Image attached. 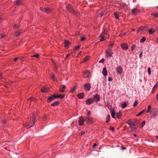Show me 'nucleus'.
I'll return each mask as SVG.
<instances>
[{"instance_id":"24","label":"nucleus","mask_w":158,"mask_h":158,"mask_svg":"<svg viewBox=\"0 0 158 158\" xmlns=\"http://www.w3.org/2000/svg\"><path fill=\"white\" fill-rule=\"evenodd\" d=\"M64 46L65 47H68L69 46V44H70V42L67 40H65L64 41Z\"/></svg>"},{"instance_id":"58","label":"nucleus","mask_w":158,"mask_h":158,"mask_svg":"<svg viewBox=\"0 0 158 158\" xmlns=\"http://www.w3.org/2000/svg\"><path fill=\"white\" fill-rule=\"evenodd\" d=\"M19 57H16L14 59V61H16V60L17 59H19Z\"/></svg>"},{"instance_id":"62","label":"nucleus","mask_w":158,"mask_h":158,"mask_svg":"<svg viewBox=\"0 0 158 158\" xmlns=\"http://www.w3.org/2000/svg\"><path fill=\"white\" fill-rule=\"evenodd\" d=\"M13 27L14 28H16V27H17V26H16V24H14V25H13Z\"/></svg>"},{"instance_id":"6","label":"nucleus","mask_w":158,"mask_h":158,"mask_svg":"<svg viewBox=\"0 0 158 158\" xmlns=\"http://www.w3.org/2000/svg\"><path fill=\"white\" fill-rule=\"evenodd\" d=\"M57 98L56 96V95H53L49 97L48 98V103L50 102L51 101L53 100L55 98Z\"/></svg>"},{"instance_id":"37","label":"nucleus","mask_w":158,"mask_h":158,"mask_svg":"<svg viewBox=\"0 0 158 158\" xmlns=\"http://www.w3.org/2000/svg\"><path fill=\"white\" fill-rule=\"evenodd\" d=\"M151 109V106H148V110L146 111L147 113L150 112V110Z\"/></svg>"},{"instance_id":"2","label":"nucleus","mask_w":158,"mask_h":158,"mask_svg":"<svg viewBox=\"0 0 158 158\" xmlns=\"http://www.w3.org/2000/svg\"><path fill=\"white\" fill-rule=\"evenodd\" d=\"M113 54V52H112V50L110 48L107 49L106 51V56L107 58L110 57Z\"/></svg>"},{"instance_id":"47","label":"nucleus","mask_w":158,"mask_h":158,"mask_svg":"<svg viewBox=\"0 0 158 158\" xmlns=\"http://www.w3.org/2000/svg\"><path fill=\"white\" fill-rule=\"evenodd\" d=\"M102 33H103V35H105V34H107V31L106 30L104 31Z\"/></svg>"},{"instance_id":"22","label":"nucleus","mask_w":158,"mask_h":158,"mask_svg":"<svg viewBox=\"0 0 158 158\" xmlns=\"http://www.w3.org/2000/svg\"><path fill=\"white\" fill-rule=\"evenodd\" d=\"M84 96L83 93H81L77 95V97L79 99H82Z\"/></svg>"},{"instance_id":"20","label":"nucleus","mask_w":158,"mask_h":158,"mask_svg":"<svg viewBox=\"0 0 158 158\" xmlns=\"http://www.w3.org/2000/svg\"><path fill=\"white\" fill-rule=\"evenodd\" d=\"M139 11V10L137 8H134L132 10V12L133 14H136Z\"/></svg>"},{"instance_id":"49","label":"nucleus","mask_w":158,"mask_h":158,"mask_svg":"<svg viewBox=\"0 0 158 158\" xmlns=\"http://www.w3.org/2000/svg\"><path fill=\"white\" fill-rule=\"evenodd\" d=\"M108 81H112V79L110 77H109L108 78Z\"/></svg>"},{"instance_id":"11","label":"nucleus","mask_w":158,"mask_h":158,"mask_svg":"<svg viewBox=\"0 0 158 158\" xmlns=\"http://www.w3.org/2000/svg\"><path fill=\"white\" fill-rule=\"evenodd\" d=\"M84 89L86 91H89L91 87L90 85L89 84H87L84 85Z\"/></svg>"},{"instance_id":"57","label":"nucleus","mask_w":158,"mask_h":158,"mask_svg":"<svg viewBox=\"0 0 158 158\" xmlns=\"http://www.w3.org/2000/svg\"><path fill=\"white\" fill-rule=\"evenodd\" d=\"M87 114L89 116L91 115V112L90 111H88L87 112Z\"/></svg>"},{"instance_id":"36","label":"nucleus","mask_w":158,"mask_h":158,"mask_svg":"<svg viewBox=\"0 0 158 158\" xmlns=\"http://www.w3.org/2000/svg\"><path fill=\"white\" fill-rule=\"evenodd\" d=\"M145 111V110H143L141 111L138 114L136 115L137 116H139L141 115L142 114L144 111Z\"/></svg>"},{"instance_id":"39","label":"nucleus","mask_w":158,"mask_h":158,"mask_svg":"<svg viewBox=\"0 0 158 158\" xmlns=\"http://www.w3.org/2000/svg\"><path fill=\"white\" fill-rule=\"evenodd\" d=\"M146 122L145 121H143L141 123V127H143V126L145 124Z\"/></svg>"},{"instance_id":"12","label":"nucleus","mask_w":158,"mask_h":158,"mask_svg":"<svg viewBox=\"0 0 158 158\" xmlns=\"http://www.w3.org/2000/svg\"><path fill=\"white\" fill-rule=\"evenodd\" d=\"M84 121L85 120L82 117H81L78 120L79 124L80 126L82 125L83 124Z\"/></svg>"},{"instance_id":"53","label":"nucleus","mask_w":158,"mask_h":158,"mask_svg":"<svg viewBox=\"0 0 158 158\" xmlns=\"http://www.w3.org/2000/svg\"><path fill=\"white\" fill-rule=\"evenodd\" d=\"M104 61V59L103 58L102 59L100 60L99 61V62H103Z\"/></svg>"},{"instance_id":"21","label":"nucleus","mask_w":158,"mask_h":158,"mask_svg":"<svg viewBox=\"0 0 158 158\" xmlns=\"http://www.w3.org/2000/svg\"><path fill=\"white\" fill-rule=\"evenodd\" d=\"M120 107L122 108H124L126 107L127 106V104L126 102H122L120 104Z\"/></svg>"},{"instance_id":"38","label":"nucleus","mask_w":158,"mask_h":158,"mask_svg":"<svg viewBox=\"0 0 158 158\" xmlns=\"http://www.w3.org/2000/svg\"><path fill=\"white\" fill-rule=\"evenodd\" d=\"M76 89V87H74V88H72L71 90L70 91V92L72 93H73L74 92V91L75 89Z\"/></svg>"},{"instance_id":"18","label":"nucleus","mask_w":158,"mask_h":158,"mask_svg":"<svg viewBox=\"0 0 158 158\" xmlns=\"http://www.w3.org/2000/svg\"><path fill=\"white\" fill-rule=\"evenodd\" d=\"M129 124L130 127L132 129L131 131H134L135 130V124L132 123H130Z\"/></svg>"},{"instance_id":"61","label":"nucleus","mask_w":158,"mask_h":158,"mask_svg":"<svg viewBox=\"0 0 158 158\" xmlns=\"http://www.w3.org/2000/svg\"><path fill=\"white\" fill-rule=\"evenodd\" d=\"M96 146H97V144L96 143H94L93 145V147L94 148L95 147H96Z\"/></svg>"},{"instance_id":"59","label":"nucleus","mask_w":158,"mask_h":158,"mask_svg":"<svg viewBox=\"0 0 158 158\" xmlns=\"http://www.w3.org/2000/svg\"><path fill=\"white\" fill-rule=\"evenodd\" d=\"M156 99L157 101H158V93H157L156 96Z\"/></svg>"},{"instance_id":"25","label":"nucleus","mask_w":158,"mask_h":158,"mask_svg":"<svg viewBox=\"0 0 158 158\" xmlns=\"http://www.w3.org/2000/svg\"><path fill=\"white\" fill-rule=\"evenodd\" d=\"M21 2L20 0H17L15 1L14 2V4L15 5H20L21 4Z\"/></svg>"},{"instance_id":"63","label":"nucleus","mask_w":158,"mask_h":158,"mask_svg":"<svg viewBox=\"0 0 158 158\" xmlns=\"http://www.w3.org/2000/svg\"><path fill=\"white\" fill-rule=\"evenodd\" d=\"M122 149L123 150H125V149H126V147H122Z\"/></svg>"},{"instance_id":"56","label":"nucleus","mask_w":158,"mask_h":158,"mask_svg":"<svg viewBox=\"0 0 158 158\" xmlns=\"http://www.w3.org/2000/svg\"><path fill=\"white\" fill-rule=\"evenodd\" d=\"M110 130H112L113 131H114V128L113 127H110Z\"/></svg>"},{"instance_id":"45","label":"nucleus","mask_w":158,"mask_h":158,"mask_svg":"<svg viewBox=\"0 0 158 158\" xmlns=\"http://www.w3.org/2000/svg\"><path fill=\"white\" fill-rule=\"evenodd\" d=\"M126 33H125V32H124L123 33V34H119V36L120 37H122L124 35H125Z\"/></svg>"},{"instance_id":"28","label":"nucleus","mask_w":158,"mask_h":158,"mask_svg":"<svg viewBox=\"0 0 158 158\" xmlns=\"http://www.w3.org/2000/svg\"><path fill=\"white\" fill-rule=\"evenodd\" d=\"M59 102L58 101H56L51 104V106H57L59 104Z\"/></svg>"},{"instance_id":"1","label":"nucleus","mask_w":158,"mask_h":158,"mask_svg":"<svg viewBox=\"0 0 158 158\" xmlns=\"http://www.w3.org/2000/svg\"><path fill=\"white\" fill-rule=\"evenodd\" d=\"M35 115L33 114L32 118L31 119V122H28L25 124V126L27 128H30L34 125L35 123Z\"/></svg>"},{"instance_id":"60","label":"nucleus","mask_w":158,"mask_h":158,"mask_svg":"<svg viewBox=\"0 0 158 158\" xmlns=\"http://www.w3.org/2000/svg\"><path fill=\"white\" fill-rule=\"evenodd\" d=\"M142 52H140V53L139 55V57L140 58H141V56H142Z\"/></svg>"},{"instance_id":"44","label":"nucleus","mask_w":158,"mask_h":158,"mask_svg":"<svg viewBox=\"0 0 158 158\" xmlns=\"http://www.w3.org/2000/svg\"><path fill=\"white\" fill-rule=\"evenodd\" d=\"M52 79L54 81H56V79L55 78V77H54V76L53 74H52Z\"/></svg>"},{"instance_id":"19","label":"nucleus","mask_w":158,"mask_h":158,"mask_svg":"<svg viewBox=\"0 0 158 158\" xmlns=\"http://www.w3.org/2000/svg\"><path fill=\"white\" fill-rule=\"evenodd\" d=\"M49 88H46L45 87H43L41 89V91L43 93L47 92L49 91Z\"/></svg>"},{"instance_id":"40","label":"nucleus","mask_w":158,"mask_h":158,"mask_svg":"<svg viewBox=\"0 0 158 158\" xmlns=\"http://www.w3.org/2000/svg\"><path fill=\"white\" fill-rule=\"evenodd\" d=\"M148 73L149 75L151 74V69L150 68H148Z\"/></svg>"},{"instance_id":"4","label":"nucleus","mask_w":158,"mask_h":158,"mask_svg":"<svg viewBox=\"0 0 158 158\" xmlns=\"http://www.w3.org/2000/svg\"><path fill=\"white\" fill-rule=\"evenodd\" d=\"M90 73L89 71L88 70H86L84 72L83 74V76L84 78H86L89 77Z\"/></svg>"},{"instance_id":"31","label":"nucleus","mask_w":158,"mask_h":158,"mask_svg":"<svg viewBox=\"0 0 158 158\" xmlns=\"http://www.w3.org/2000/svg\"><path fill=\"white\" fill-rule=\"evenodd\" d=\"M65 96V95H62L61 94H59L58 96H56L57 98H59L61 99H62Z\"/></svg>"},{"instance_id":"17","label":"nucleus","mask_w":158,"mask_h":158,"mask_svg":"<svg viewBox=\"0 0 158 158\" xmlns=\"http://www.w3.org/2000/svg\"><path fill=\"white\" fill-rule=\"evenodd\" d=\"M102 73L104 76H107V72L106 67L103 68L102 71Z\"/></svg>"},{"instance_id":"23","label":"nucleus","mask_w":158,"mask_h":158,"mask_svg":"<svg viewBox=\"0 0 158 158\" xmlns=\"http://www.w3.org/2000/svg\"><path fill=\"white\" fill-rule=\"evenodd\" d=\"M148 33L150 34H152L155 32V30H154V28H151L148 30Z\"/></svg>"},{"instance_id":"51","label":"nucleus","mask_w":158,"mask_h":158,"mask_svg":"<svg viewBox=\"0 0 158 158\" xmlns=\"http://www.w3.org/2000/svg\"><path fill=\"white\" fill-rule=\"evenodd\" d=\"M80 46H80V45H79V46H77V47H76L75 48V50H78V49L80 48Z\"/></svg>"},{"instance_id":"14","label":"nucleus","mask_w":158,"mask_h":158,"mask_svg":"<svg viewBox=\"0 0 158 158\" xmlns=\"http://www.w3.org/2000/svg\"><path fill=\"white\" fill-rule=\"evenodd\" d=\"M100 37L101 38L100 40V42H102L105 40L106 38V37H105V35H103V33H101L100 34Z\"/></svg>"},{"instance_id":"46","label":"nucleus","mask_w":158,"mask_h":158,"mask_svg":"<svg viewBox=\"0 0 158 158\" xmlns=\"http://www.w3.org/2000/svg\"><path fill=\"white\" fill-rule=\"evenodd\" d=\"M145 28V27H143V26H142L141 27H140L139 28V29L138 30H143L144 28Z\"/></svg>"},{"instance_id":"64","label":"nucleus","mask_w":158,"mask_h":158,"mask_svg":"<svg viewBox=\"0 0 158 158\" xmlns=\"http://www.w3.org/2000/svg\"><path fill=\"white\" fill-rule=\"evenodd\" d=\"M70 55L69 54H68L66 56V58H65V59H66L67 58H68V57H69V56Z\"/></svg>"},{"instance_id":"35","label":"nucleus","mask_w":158,"mask_h":158,"mask_svg":"<svg viewBox=\"0 0 158 158\" xmlns=\"http://www.w3.org/2000/svg\"><path fill=\"white\" fill-rule=\"evenodd\" d=\"M110 118V115L109 114L107 115V117H106L107 120L106 121V123H108V122H109V121H110V119H109Z\"/></svg>"},{"instance_id":"48","label":"nucleus","mask_w":158,"mask_h":158,"mask_svg":"<svg viewBox=\"0 0 158 158\" xmlns=\"http://www.w3.org/2000/svg\"><path fill=\"white\" fill-rule=\"evenodd\" d=\"M114 45V44L113 43H112L110 44L109 45V47H112Z\"/></svg>"},{"instance_id":"27","label":"nucleus","mask_w":158,"mask_h":158,"mask_svg":"<svg viewBox=\"0 0 158 158\" xmlns=\"http://www.w3.org/2000/svg\"><path fill=\"white\" fill-rule=\"evenodd\" d=\"M90 58V56H86L83 60V61L81 62V63L83 62H85L87 61Z\"/></svg>"},{"instance_id":"5","label":"nucleus","mask_w":158,"mask_h":158,"mask_svg":"<svg viewBox=\"0 0 158 158\" xmlns=\"http://www.w3.org/2000/svg\"><path fill=\"white\" fill-rule=\"evenodd\" d=\"M150 113L151 114V115L153 116V117H155L157 115V112L156 111V109H153L150 112Z\"/></svg>"},{"instance_id":"52","label":"nucleus","mask_w":158,"mask_h":158,"mask_svg":"<svg viewBox=\"0 0 158 158\" xmlns=\"http://www.w3.org/2000/svg\"><path fill=\"white\" fill-rule=\"evenodd\" d=\"M85 37H83L81 38L80 40L81 41H82L84 40H85Z\"/></svg>"},{"instance_id":"29","label":"nucleus","mask_w":158,"mask_h":158,"mask_svg":"<svg viewBox=\"0 0 158 158\" xmlns=\"http://www.w3.org/2000/svg\"><path fill=\"white\" fill-rule=\"evenodd\" d=\"M151 15L154 16L156 17H158V13L156 12L152 13H151Z\"/></svg>"},{"instance_id":"32","label":"nucleus","mask_w":158,"mask_h":158,"mask_svg":"<svg viewBox=\"0 0 158 158\" xmlns=\"http://www.w3.org/2000/svg\"><path fill=\"white\" fill-rule=\"evenodd\" d=\"M21 32V31H17L16 32H15L14 33V35L15 36H18L20 34Z\"/></svg>"},{"instance_id":"7","label":"nucleus","mask_w":158,"mask_h":158,"mask_svg":"<svg viewBox=\"0 0 158 158\" xmlns=\"http://www.w3.org/2000/svg\"><path fill=\"white\" fill-rule=\"evenodd\" d=\"M85 118L87 119V124L91 123L93 122V119L91 117L88 116Z\"/></svg>"},{"instance_id":"34","label":"nucleus","mask_w":158,"mask_h":158,"mask_svg":"<svg viewBox=\"0 0 158 158\" xmlns=\"http://www.w3.org/2000/svg\"><path fill=\"white\" fill-rule=\"evenodd\" d=\"M146 38L145 37H143L140 40L141 43H143L146 41Z\"/></svg>"},{"instance_id":"54","label":"nucleus","mask_w":158,"mask_h":158,"mask_svg":"<svg viewBox=\"0 0 158 158\" xmlns=\"http://www.w3.org/2000/svg\"><path fill=\"white\" fill-rule=\"evenodd\" d=\"M4 36V34H2L1 35H0V39H2L3 38Z\"/></svg>"},{"instance_id":"41","label":"nucleus","mask_w":158,"mask_h":158,"mask_svg":"<svg viewBox=\"0 0 158 158\" xmlns=\"http://www.w3.org/2000/svg\"><path fill=\"white\" fill-rule=\"evenodd\" d=\"M104 14V13L103 12H101V13H100L98 14V17H101L103 16Z\"/></svg>"},{"instance_id":"33","label":"nucleus","mask_w":158,"mask_h":158,"mask_svg":"<svg viewBox=\"0 0 158 158\" xmlns=\"http://www.w3.org/2000/svg\"><path fill=\"white\" fill-rule=\"evenodd\" d=\"M114 15L116 19H119V15L117 12L114 13Z\"/></svg>"},{"instance_id":"3","label":"nucleus","mask_w":158,"mask_h":158,"mask_svg":"<svg viewBox=\"0 0 158 158\" xmlns=\"http://www.w3.org/2000/svg\"><path fill=\"white\" fill-rule=\"evenodd\" d=\"M116 71L118 74H121L123 72V69L120 65L117 66L116 68Z\"/></svg>"},{"instance_id":"8","label":"nucleus","mask_w":158,"mask_h":158,"mask_svg":"<svg viewBox=\"0 0 158 158\" xmlns=\"http://www.w3.org/2000/svg\"><path fill=\"white\" fill-rule=\"evenodd\" d=\"M121 47L124 50H126L128 49V47L127 43L123 44L121 45Z\"/></svg>"},{"instance_id":"26","label":"nucleus","mask_w":158,"mask_h":158,"mask_svg":"<svg viewBox=\"0 0 158 158\" xmlns=\"http://www.w3.org/2000/svg\"><path fill=\"white\" fill-rule=\"evenodd\" d=\"M122 113L121 111H119V112L116 114V117L118 118H119L121 117V116Z\"/></svg>"},{"instance_id":"13","label":"nucleus","mask_w":158,"mask_h":158,"mask_svg":"<svg viewBox=\"0 0 158 158\" xmlns=\"http://www.w3.org/2000/svg\"><path fill=\"white\" fill-rule=\"evenodd\" d=\"M66 7L68 10L71 12H73V10L70 4H68L66 6Z\"/></svg>"},{"instance_id":"9","label":"nucleus","mask_w":158,"mask_h":158,"mask_svg":"<svg viewBox=\"0 0 158 158\" xmlns=\"http://www.w3.org/2000/svg\"><path fill=\"white\" fill-rule=\"evenodd\" d=\"M100 96L98 94H97L94 96V101L96 102L100 100Z\"/></svg>"},{"instance_id":"55","label":"nucleus","mask_w":158,"mask_h":158,"mask_svg":"<svg viewBox=\"0 0 158 158\" xmlns=\"http://www.w3.org/2000/svg\"><path fill=\"white\" fill-rule=\"evenodd\" d=\"M38 56H39V55L38 54H37L36 55H34L33 56V57H38Z\"/></svg>"},{"instance_id":"10","label":"nucleus","mask_w":158,"mask_h":158,"mask_svg":"<svg viewBox=\"0 0 158 158\" xmlns=\"http://www.w3.org/2000/svg\"><path fill=\"white\" fill-rule=\"evenodd\" d=\"M94 102V100L92 98H89L86 101V104L88 105L92 104Z\"/></svg>"},{"instance_id":"50","label":"nucleus","mask_w":158,"mask_h":158,"mask_svg":"<svg viewBox=\"0 0 158 158\" xmlns=\"http://www.w3.org/2000/svg\"><path fill=\"white\" fill-rule=\"evenodd\" d=\"M35 99L34 98H33V97H31L30 98H29V99L28 100H31V101H33Z\"/></svg>"},{"instance_id":"42","label":"nucleus","mask_w":158,"mask_h":158,"mask_svg":"<svg viewBox=\"0 0 158 158\" xmlns=\"http://www.w3.org/2000/svg\"><path fill=\"white\" fill-rule=\"evenodd\" d=\"M138 104V102L137 101H136L133 105V107H135L137 106Z\"/></svg>"},{"instance_id":"15","label":"nucleus","mask_w":158,"mask_h":158,"mask_svg":"<svg viewBox=\"0 0 158 158\" xmlns=\"http://www.w3.org/2000/svg\"><path fill=\"white\" fill-rule=\"evenodd\" d=\"M40 9L42 11L44 12H49L50 11V10L49 9L46 8H44L42 7H40Z\"/></svg>"},{"instance_id":"16","label":"nucleus","mask_w":158,"mask_h":158,"mask_svg":"<svg viewBox=\"0 0 158 158\" xmlns=\"http://www.w3.org/2000/svg\"><path fill=\"white\" fill-rule=\"evenodd\" d=\"M66 86L64 85H62L61 87H60L59 89V92L61 93L64 92L65 90Z\"/></svg>"},{"instance_id":"30","label":"nucleus","mask_w":158,"mask_h":158,"mask_svg":"<svg viewBox=\"0 0 158 158\" xmlns=\"http://www.w3.org/2000/svg\"><path fill=\"white\" fill-rule=\"evenodd\" d=\"M111 116L113 118H115V111L114 110H111Z\"/></svg>"},{"instance_id":"43","label":"nucleus","mask_w":158,"mask_h":158,"mask_svg":"<svg viewBox=\"0 0 158 158\" xmlns=\"http://www.w3.org/2000/svg\"><path fill=\"white\" fill-rule=\"evenodd\" d=\"M135 45H133L131 47V51H133V50H134L135 48Z\"/></svg>"}]
</instances>
